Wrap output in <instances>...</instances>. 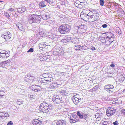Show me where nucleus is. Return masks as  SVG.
<instances>
[{
	"label": "nucleus",
	"mask_w": 125,
	"mask_h": 125,
	"mask_svg": "<svg viewBox=\"0 0 125 125\" xmlns=\"http://www.w3.org/2000/svg\"><path fill=\"white\" fill-rule=\"evenodd\" d=\"M99 1L100 5L102 6H103L104 5V0H100Z\"/></svg>",
	"instance_id": "nucleus-45"
},
{
	"label": "nucleus",
	"mask_w": 125,
	"mask_h": 125,
	"mask_svg": "<svg viewBox=\"0 0 125 125\" xmlns=\"http://www.w3.org/2000/svg\"><path fill=\"white\" fill-rule=\"evenodd\" d=\"M66 122L65 121L62 120H58L56 124V125H66Z\"/></svg>",
	"instance_id": "nucleus-11"
},
{
	"label": "nucleus",
	"mask_w": 125,
	"mask_h": 125,
	"mask_svg": "<svg viewBox=\"0 0 125 125\" xmlns=\"http://www.w3.org/2000/svg\"><path fill=\"white\" fill-rule=\"evenodd\" d=\"M113 124L114 125H118L119 124L118 123V122L117 121H115L113 122Z\"/></svg>",
	"instance_id": "nucleus-55"
},
{
	"label": "nucleus",
	"mask_w": 125,
	"mask_h": 125,
	"mask_svg": "<svg viewBox=\"0 0 125 125\" xmlns=\"http://www.w3.org/2000/svg\"><path fill=\"white\" fill-rule=\"evenodd\" d=\"M71 29V27L68 24L61 25L58 29L59 31L61 34H66L69 32Z\"/></svg>",
	"instance_id": "nucleus-3"
},
{
	"label": "nucleus",
	"mask_w": 125,
	"mask_h": 125,
	"mask_svg": "<svg viewBox=\"0 0 125 125\" xmlns=\"http://www.w3.org/2000/svg\"><path fill=\"white\" fill-rule=\"evenodd\" d=\"M44 20H46L50 18L49 14L47 13H45L41 15V18Z\"/></svg>",
	"instance_id": "nucleus-13"
},
{
	"label": "nucleus",
	"mask_w": 125,
	"mask_h": 125,
	"mask_svg": "<svg viewBox=\"0 0 125 125\" xmlns=\"http://www.w3.org/2000/svg\"><path fill=\"white\" fill-rule=\"evenodd\" d=\"M29 98L31 100H32L36 99V95L34 94L30 93L28 94Z\"/></svg>",
	"instance_id": "nucleus-14"
},
{
	"label": "nucleus",
	"mask_w": 125,
	"mask_h": 125,
	"mask_svg": "<svg viewBox=\"0 0 125 125\" xmlns=\"http://www.w3.org/2000/svg\"><path fill=\"white\" fill-rule=\"evenodd\" d=\"M105 44L107 45H110L111 44V42H110L109 40H106L104 42Z\"/></svg>",
	"instance_id": "nucleus-41"
},
{
	"label": "nucleus",
	"mask_w": 125,
	"mask_h": 125,
	"mask_svg": "<svg viewBox=\"0 0 125 125\" xmlns=\"http://www.w3.org/2000/svg\"><path fill=\"white\" fill-rule=\"evenodd\" d=\"M33 89H31L32 90L35 92L42 93V89L39 85H35V86L33 85Z\"/></svg>",
	"instance_id": "nucleus-7"
},
{
	"label": "nucleus",
	"mask_w": 125,
	"mask_h": 125,
	"mask_svg": "<svg viewBox=\"0 0 125 125\" xmlns=\"http://www.w3.org/2000/svg\"><path fill=\"white\" fill-rule=\"evenodd\" d=\"M47 82L44 79V80L40 81V83L42 84H44V83H47Z\"/></svg>",
	"instance_id": "nucleus-42"
},
{
	"label": "nucleus",
	"mask_w": 125,
	"mask_h": 125,
	"mask_svg": "<svg viewBox=\"0 0 125 125\" xmlns=\"http://www.w3.org/2000/svg\"><path fill=\"white\" fill-rule=\"evenodd\" d=\"M23 101H22V100L21 99L18 100L16 102V103L19 105L21 104H23Z\"/></svg>",
	"instance_id": "nucleus-36"
},
{
	"label": "nucleus",
	"mask_w": 125,
	"mask_h": 125,
	"mask_svg": "<svg viewBox=\"0 0 125 125\" xmlns=\"http://www.w3.org/2000/svg\"><path fill=\"white\" fill-rule=\"evenodd\" d=\"M53 106L49 103L43 102L41 103L39 107V110L43 113H47L51 112L53 109Z\"/></svg>",
	"instance_id": "nucleus-1"
},
{
	"label": "nucleus",
	"mask_w": 125,
	"mask_h": 125,
	"mask_svg": "<svg viewBox=\"0 0 125 125\" xmlns=\"http://www.w3.org/2000/svg\"><path fill=\"white\" fill-rule=\"evenodd\" d=\"M6 52L5 50H1L0 51V54H6L7 53Z\"/></svg>",
	"instance_id": "nucleus-46"
},
{
	"label": "nucleus",
	"mask_w": 125,
	"mask_h": 125,
	"mask_svg": "<svg viewBox=\"0 0 125 125\" xmlns=\"http://www.w3.org/2000/svg\"><path fill=\"white\" fill-rule=\"evenodd\" d=\"M40 46L42 47V48H45L46 45L44 44V43H42L40 44Z\"/></svg>",
	"instance_id": "nucleus-49"
},
{
	"label": "nucleus",
	"mask_w": 125,
	"mask_h": 125,
	"mask_svg": "<svg viewBox=\"0 0 125 125\" xmlns=\"http://www.w3.org/2000/svg\"><path fill=\"white\" fill-rule=\"evenodd\" d=\"M84 47L80 45H76L74 46V49L76 50H79L81 49H83Z\"/></svg>",
	"instance_id": "nucleus-21"
},
{
	"label": "nucleus",
	"mask_w": 125,
	"mask_h": 125,
	"mask_svg": "<svg viewBox=\"0 0 125 125\" xmlns=\"http://www.w3.org/2000/svg\"><path fill=\"white\" fill-rule=\"evenodd\" d=\"M42 121L37 119H34L32 122V124L33 125H41L42 123Z\"/></svg>",
	"instance_id": "nucleus-10"
},
{
	"label": "nucleus",
	"mask_w": 125,
	"mask_h": 125,
	"mask_svg": "<svg viewBox=\"0 0 125 125\" xmlns=\"http://www.w3.org/2000/svg\"><path fill=\"white\" fill-rule=\"evenodd\" d=\"M99 39L102 42L104 43L105 41L106 40L104 37H100Z\"/></svg>",
	"instance_id": "nucleus-34"
},
{
	"label": "nucleus",
	"mask_w": 125,
	"mask_h": 125,
	"mask_svg": "<svg viewBox=\"0 0 125 125\" xmlns=\"http://www.w3.org/2000/svg\"><path fill=\"white\" fill-rule=\"evenodd\" d=\"M106 39H108L109 38H112V40H113V38L114 37V34L111 32H108L106 34Z\"/></svg>",
	"instance_id": "nucleus-19"
},
{
	"label": "nucleus",
	"mask_w": 125,
	"mask_h": 125,
	"mask_svg": "<svg viewBox=\"0 0 125 125\" xmlns=\"http://www.w3.org/2000/svg\"><path fill=\"white\" fill-rule=\"evenodd\" d=\"M39 34L42 37H43L45 35L43 32L42 31L40 32L39 33Z\"/></svg>",
	"instance_id": "nucleus-48"
},
{
	"label": "nucleus",
	"mask_w": 125,
	"mask_h": 125,
	"mask_svg": "<svg viewBox=\"0 0 125 125\" xmlns=\"http://www.w3.org/2000/svg\"><path fill=\"white\" fill-rule=\"evenodd\" d=\"M57 35L54 34H52L49 36V38L54 41H56L57 39Z\"/></svg>",
	"instance_id": "nucleus-17"
},
{
	"label": "nucleus",
	"mask_w": 125,
	"mask_h": 125,
	"mask_svg": "<svg viewBox=\"0 0 125 125\" xmlns=\"http://www.w3.org/2000/svg\"><path fill=\"white\" fill-rule=\"evenodd\" d=\"M28 80V82L27 83H31V82L33 81L34 80V77L30 75V78H29Z\"/></svg>",
	"instance_id": "nucleus-31"
},
{
	"label": "nucleus",
	"mask_w": 125,
	"mask_h": 125,
	"mask_svg": "<svg viewBox=\"0 0 125 125\" xmlns=\"http://www.w3.org/2000/svg\"><path fill=\"white\" fill-rule=\"evenodd\" d=\"M79 95H76L74 96L72 98V100L73 102L75 104H76L80 102L81 100V98H78Z\"/></svg>",
	"instance_id": "nucleus-8"
},
{
	"label": "nucleus",
	"mask_w": 125,
	"mask_h": 125,
	"mask_svg": "<svg viewBox=\"0 0 125 125\" xmlns=\"http://www.w3.org/2000/svg\"><path fill=\"white\" fill-rule=\"evenodd\" d=\"M92 18H93V15H91L90 16H89V17H88V20L89 22H90V20H91V19H92Z\"/></svg>",
	"instance_id": "nucleus-47"
},
{
	"label": "nucleus",
	"mask_w": 125,
	"mask_h": 125,
	"mask_svg": "<svg viewBox=\"0 0 125 125\" xmlns=\"http://www.w3.org/2000/svg\"><path fill=\"white\" fill-rule=\"evenodd\" d=\"M77 114L79 116L81 114L79 111H78L77 112Z\"/></svg>",
	"instance_id": "nucleus-60"
},
{
	"label": "nucleus",
	"mask_w": 125,
	"mask_h": 125,
	"mask_svg": "<svg viewBox=\"0 0 125 125\" xmlns=\"http://www.w3.org/2000/svg\"><path fill=\"white\" fill-rule=\"evenodd\" d=\"M78 31H80L81 32H84L85 31L83 25L81 24L78 26Z\"/></svg>",
	"instance_id": "nucleus-15"
},
{
	"label": "nucleus",
	"mask_w": 125,
	"mask_h": 125,
	"mask_svg": "<svg viewBox=\"0 0 125 125\" xmlns=\"http://www.w3.org/2000/svg\"><path fill=\"white\" fill-rule=\"evenodd\" d=\"M116 33L119 35L122 33L121 31L119 28H117L116 30Z\"/></svg>",
	"instance_id": "nucleus-35"
},
{
	"label": "nucleus",
	"mask_w": 125,
	"mask_h": 125,
	"mask_svg": "<svg viewBox=\"0 0 125 125\" xmlns=\"http://www.w3.org/2000/svg\"><path fill=\"white\" fill-rule=\"evenodd\" d=\"M108 39L109 40V41H110V42H111V43H112V42H113V41H114V38H113V40H112V38H109V39Z\"/></svg>",
	"instance_id": "nucleus-58"
},
{
	"label": "nucleus",
	"mask_w": 125,
	"mask_h": 125,
	"mask_svg": "<svg viewBox=\"0 0 125 125\" xmlns=\"http://www.w3.org/2000/svg\"><path fill=\"white\" fill-rule=\"evenodd\" d=\"M5 16H6L7 18H9L10 17V15L8 13H6L5 14Z\"/></svg>",
	"instance_id": "nucleus-56"
},
{
	"label": "nucleus",
	"mask_w": 125,
	"mask_h": 125,
	"mask_svg": "<svg viewBox=\"0 0 125 125\" xmlns=\"http://www.w3.org/2000/svg\"><path fill=\"white\" fill-rule=\"evenodd\" d=\"M102 26L103 28H105L106 27H107V26L106 24H105L103 25Z\"/></svg>",
	"instance_id": "nucleus-57"
},
{
	"label": "nucleus",
	"mask_w": 125,
	"mask_h": 125,
	"mask_svg": "<svg viewBox=\"0 0 125 125\" xmlns=\"http://www.w3.org/2000/svg\"><path fill=\"white\" fill-rule=\"evenodd\" d=\"M99 17V14L96 13L95 14L93 15V19H94L95 21L96 20L98 19Z\"/></svg>",
	"instance_id": "nucleus-33"
},
{
	"label": "nucleus",
	"mask_w": 125,
	"mask_h": 125,
	"mask_svg": "<svg viewBox=\"0 0 125 125\" xmlns=\"http://www.w3.org/2000/svg\"><path fill=\"white\" fill-rule=\"evenodd\" d=\"M25 10V8L24 7H22L20 8H18L17 9V11L19 13H23Z\"/></svg>",
	"instance_id": "nucleus-24"
},
{
	"label": "nucleus",
	"mask_w": 125,
	"mask_h": 125,
	"mask_svg": "<svg viewBox=\"0 0 125 125\" xmlns=\"http://www.w3.org/2000/svg\"><path fill=\"white\" fill-rule=\"evenodd\" d=\"M33 52V49L32 48H30V49L29 50L27 51V52Z\"/></svg>",
	"instance_id": "nucleus-53"
},
{
	"label": "nucleus",
	"mask_w": 125,
	"mask_h": 125,
	"mask_svg": "<svg viewBox=\"0 0 125 125\" xmlns=\"http://www.w3.org/2000/svg\"><path fill=\"white\" fill-rule=\"evenodd\" d=\"M115 110L116 109L112 106L108 107L106 111V115L108 116L113 115L115 113Z\"/></svg>",
	"instance_id": "nucleus-4"
},
{
	"label": "nucleus",
	"mask_w": 125,
	"mask_h": 125,
	"mask_svg": "<svg viewBox=\"0 0 125 125\" xmlns=\"http://www.w3.org/2000/svg\"><path fill=\"white\" fill-rule=\"evenodd\" d=\"M53 78L52 77L48 76L44 78V79L47 82H51L53 80Z\"/></svg>",
	"instance_id": "nucleus-27"
},
{
	"label": "nucleus",
	"mask_w": 125,
	"mask_h": 125,
	"mask_svg": "<svg viewBox=\"0 0 125 125\" xmlns=\"http://www.w3.org/2000/svg\"><path fill=\"white\" fill-rule=\"evenodd\" d=\"M30 74H27V75H26L25 77L24 78V80L25 82L27 83L28 82L27 80H28V79H29V78H30Z\"/></svg>",
	"instance_id": "nucleus-32"
},
{
	"label": "nucleus",
	"mask_w": 125,
	"mask_h": 125,
	"mask_svg": "<svg viewBox=\"0 0 125 125\" xmlns=\"http://www.w3.org/2000/svg\"><path fill=\"white\" fill-rule=\"evenodd\" d=\"M40 56L39 57L40 60L41 61H44L47 60L48 58V56H44L42 53L40 54Z\"/></svg>",
	"instance_id": "nucleus-20"
},
{
	"label": "nucleus",
	"mask_w": 125,
	"mask_h": 125,
	"mask_svg": "<svg viewBox=\"0 0 125 125\" xmlns=\"http://www.w3.org/2000/svg\"><path fill=\"white\" fill-rule=\"evenodd\" d=\"M99 86L98 85H97L95 86L94 89H94L93 90L94 91H96L97 90L98 88H99Z\"/></svg>",
	"instance_id": "nucleus-50"
},
{
	"label": "nucleus",
	"mask_w": 125,
	"mask_h": 125,
	"mask_svg": "<svg viewBox=\"0 0 125 125\" xmlns=\"http://www.w3.org/2000/svg\"><path fill=\"white\" fill-rule=\"evenodd\" d=\"M113 74V73H107L106 74V76L107 77H108V78L109 77H111L112 76Z\"/></svg>",
	"instance_id": "nucleus-39"
},
{
	"label": "nucleus",
	"mask_w": 125,
	"mask_h": 125,
	"mask_svg": "<svg viewBox=\"0 0 125 125\" xmlns=\"http://www.w3.org/2000/svg\"><path fill=\"white\" fill-rule=\"evenodd\" d=\"M10 62V60H8L6 61L0 62V65L3 67H7L8 66L9 63Z\"/></svg>",
	"instance_id": "nucleus-9"
},
{
	"label": "nucleus",
	"mask_w": 125,
	"mask_h": 125,
	"mask_svg": "<svg viewBox=\"0 0 125 125\" xmlns=\"http://www.w3.org/2000/svg\"><path fill=\"white\" fill-rule=\"evenodd\" d=\"M83 116L81 114L80 116H79V117L81 119H83Z\"/></svg>",
	"instance_id": "nucleus-61"
},
{
	"label": "nucleus",
	"mask_w": 125,
	"mask_h": 125,
	"mask_svg": "<svg viewBox=\"0 0 125 125\" xmlns=\"http://www.w3.org/2000/svg\"><path fill=\"white\" fill-rule=\"evenodd\" d=\"M2 113H0V115H2L1 116V119H6L7 117H6L5 116H3V115H2Z\"/></svg>",
	"instance_id": "nucleus-52"
},
{
	"label": "nucleus",
	"mask_w": 125,
	"mask_h": 125,
	"mask_svg": "<svg viewBox=\"0 0 125 125\" xmlns=\"http://www.w3.org/2000/svg\"><path fill=\"white\" fill-rule=\"evenodd\" d=\"M104 89L107 91L108 92L110 93H111L113 91V90H112L111 89H106V88H105V86L104 88Z\"/></svg>",
	"instance_id": "nucleus-40"
},
{
	"label": "nucleus",
	"mask_w": 125,
	"mask_h": 125,
	"mask_svg": "<svg viewBox=\"0 0 125 125\" xmlns=\"http://www.w3.org/2000/svg\"><path fill=\"white\" fill-rule=\"evenodd\" d=\"M9 53L8 52L6 54H0V58L2 59H6L9 56Z\"/></svg>",
	"instance_id": "nucleus-12"
},
{
	"label": "nucleus",
	"mask_w": 125,
	"mask_h": 125,
	"mask_svg": "<svg viewBox=\"0 0 125 125\" xmlns=\"http://www.w3.org/2000/svg\"><path fill=\"white\" fill-rule=\"evenodd\" d=\"M106 89H110L112 90H113V89L114 88V87L111 84H108L106 85L105 86Z\"/></svg>",
	"instance_id": "nucleus-26"
},
{
	"label": "nucleus",
	"mask_w": 125,
	"mask_h": 125,
	"mask_svg": "<svg viewBox=\"0 0 125 125\" xmlns=\"http://www.w3.org/2000/svg\"><path fill=\"white\" fill-rule=\"evenodd\" d=\"M71 121L70 122L71 123H74L79 121L78 117L76 115H73L72 114L69 117Z\"/></svg>",
	"instance_id": "nucleus-5"
},
{
	"label": "nucleus",
	"mask_w": 125,
	"mask_h": 125,
	"mask_svg": "<svg viewBox=\"0 0 125 125\" xmlns=\"http://www.w3.org/2000/svg\"><path fill=\"white\" fill-rule=\"evenodd\" d=\"M9 10L10 11H13L14 10V9H13L11 8H10V9Z\"/></svg>",
	"instance_id": "nucleus-63"
},
{
	"label": "nucleus",
	"mask_w": 125,
	"mask_h": 125,
	"mask_svg": "<svg viewBox=\"0 0 125 125\" xmlns=\"http://www.w3.org/2000/svg\"><path fill=\"white\" fill-rule=\"evenodd\" d=\"M11 36V33L8 31L2 35L1 37L3 38L6 41H7L10 39Z\"/></svg>",
	"instance_id": "nucleus-6"
},
{
	"label": "nucleus",
	"mask_w": 125,
	"mask_h": 125,
	"mask_svg": "<svg viewBox=\"0 0 125 125\" xmlns=\"http://www.w3.org/2000/svg\"><path fill=\"white\" fill-rule=\"evenodd\" d=\"M70 37V36H67V38H66V39L67 40V41L68 42H71L72 41V40L73 39V37Z\"/></svg>",
	"instance_id": "nucleus-30"
},
{
	"label": "nucleus",
	"mask_w": 125,
	"mask_h": 125,
	"mask_svg": "<svg viewBox=\"0 0 125 125\" xmlns=\"http://www.w3.org/2000/svg\"><path fill=\"white\" fill-rule=\"evenodd\" d=\"M60 92V94L63 96H65L68 94V91L66 90H62Z\"/></svg>",
	"instance_id": "nucleus-18"
},
{
	"label": "nucleus",
	"mask_w": 125,
	"mask_h": 125,
	"mask_svg": "<svg viewBox=\"0 0 125 125\" xmlns=\"http://www.w3.org/2000/svg\"><path fill=\"white\" fill-rule=\"evenodd\" d=\"M95 19H93V18H92L91 19V20H90V22H93V21H95Z\"/></svg>",
	"instance_id": "nucleus-59"
},
{
	"label": "nucleus",
	"mask_w": 125,
	"mask_h": 125,
	"mask_svg": "<svg viewBox=\"0 0 125 125\" xmlns=\"http://www.w3.org/2000/svg\"><path fill=\"white\" fill-rule=\"evenodd\" d=\"M39 5L40 7L41 8L45 7L46 6L44 1H41L39 3Z\"/></svg>",
	"instance_id": "nucleus-28"
},
{
	"label": "nucleus",
	"mask_w": 125,
	"mask_h": 125,
	"mask_svg": "<svg viewBox=\"0 0 125 125\" xmlns=\"http://www.w3.org/2000/svg\"><path fill=\"white\" fill-rule=\"evenodd\" d=\"M118 80L120 82L122 83L125 80V78L123 75H120L118 77Z\"/></svg>",
	"instance_id": "nucleus-23"
},
{
	"label": "nucleus",
	"mask_w": 125,
	"mask_h": 125,
	"mask_svg": "<svg viewBox=\"0 0 125 125\" xmlns=\"http://www.w3.org/2000/svg\"><path fill=\"white\" fill-rule=\"evenodd\" d=\"M20 94L22 95H24L25 94L24 90L21 89L20 92Z\"/></svg>",
	"instance_id": "nucleus-43"
},
{
	"label": "nucleus",
	"mask_w": 125,
	"mask_h": 125,
	"mask_svg": "<svg viewBox=\"0 0 125 125\" xmlns=\"http://www.w3.org/2000/svg\"><path fill=\"white\" fill-rule=\"evenodd\" d=\"M62 100L61 98H59V99H56L55 100V103H59L61 102V101Z\"/></svg>",
	"instance_id": "nucleus-37"
},
{
	"label": "nucleus",
	"mask_w": 125,
	"mask_h": 125,
	"mask_svg": "<svg viewBox=\"0 0 125 125\" xmlns=\"http://www.w3.org/2000/svg\"><path fill=\"white\" fill-rule=\"evenodd\" d=\"M58 86H57V84H55V83H52L51 84L49 85V87L51 89H53L57 88L58 87Z\"/></svg>",
	"instance_id": "nucleus-22"
},
{
	"label": "nucleus",
	"mask_w": 125,
	"mask_h": 125,
	"mask_svg": "<svg viewBox=\"0 0 125 125\" xmlns=\"http://www.w3.org/2000/svg\"><path fill=\"white\" fill-rule=\"evenodd\" d=\"M72 42L75 44H77L79 42V39L76 37H74Z\"/></svg>",
	"instance_id": "nucleus-25"
},
{
	"label": "nucleus",
	"mask_w": 125,
	"mask_h": 125,
	"mask_svg": "<svg viewBox=\"0 0 125 125\" xmlns=\"http://www.w3.org/2000/svg\"><path fill=\"white\" fill-rule=\"evenodd\" d=\"M41 21V15L34 14L31 15L29 18V22L30 23L35 22L39 23Z\"/></svg>",
	"instance_id": "nucleus-2"
},
{
	"label": "nucleus",
	"mask_w": 125,
	"mask_h": 125,
	"mask_svg": "<svg viewBox=\"0 0 125 125\" xmlns=\"http://www.w3.org/2000/svg\"><path fill=\"white\" fill-rule=\"evenodd\" d=\"M91 49L92 50H93V51L94 50H95V48L94 47H92Z\"/></svg>",
	"instance_id": "nucleus-64"
},
{
	"label": "nucleus",
	"mask_w": 125,
	"mask_h": 125,
	"mask_svg": "<svg viewBox=\"0 0 125 125\" xmlns=\"http://www.w3.org/2000/svg\"><path fill=\"white\" fill-rule=\"evenodd\" d=\"M66 38H67V37H64V39L62 40V42L64 43H66L68 41L67 40Z\"/></svg>",
	"instance_id": "nucleus-44"
},
{
	"label": "nucleus",
	"mask_w": 125,
	"mask_h": 125,
	"mask_svg": "<svg viewBox=\"0 0 125 125\" xmlns=\"http://www.w3.org/2000/svg\"><path fill=\"white\" fill-rule=\"evenodd\" d=\"M122 112L123 114L124 115H125V109H124L122 111Z\"/></svg>",
	"instance_id": "nucleus-62"
},
{
	"label": "nucleus",
	"mask_w": 125,
	"mask_h": 125,
	"mask_svg": "<svg viewBox=\"0 0 125 125\" xmlns=\"http://www.w3.org/2000/svg\"><path fill=\"white\" fill-rule=\"evenodd\" d=\"M103 125H112L110 121H105L103 122Z\"/></svg>",
	"instance_id": "nucleus-29"
},
{
	"label": "nucleus",
	"mask_w": 125,
	"mask_h": 125,
	"mask_svg": "<svg viewBox=\"0 0 125 125\" xmlns=\"http://www.w3.org/2000/svg\"><path fill=\"white\" fill-rule=\"evenodd\" d=\"M1 113H2V115H3V116H5L6 117H9V115L8 114V113H5L3 112H2Z\"/></svg>",
	"instance_id": "nucleus-51"
},
{
	"label": "nucleus",
	"mask_w": 125,
	"mask_h": 125,
	"mask_svg": "<svg viewBox=\"0 0 125 125\" xmlns=\"http://www.w3.org/2000/svg\"><path fill=\"white\" fill-rule=\"evenodd\" d=\"M13 124L12 122L11 121H10L8 122L7 125H12Z\"/></svg>",
	"instance_id": "nucleus-54"
},
{
	"label": "nucleus",
	"mask_w": 125,
	"mask_h": 125,
	"mask_svg": "<svg viewBox=\"0 0 125 125\" xmlns=\"http://www.w3.org/2000/svg\"><path fill=\"white\" fill-rule=\"evenodd\" d=\"M4 95V91L0 90V97L2 98V97Z\"/></svg>",
	"instance_id": "nucleus-38"
},
{
	"label": "nucleus",
	"mask_w": 125,
	"mask_h": 125,
	"mask_svg": "<svg viewBox=\"0 0 125 125\" xmlns=\"http://www.w3.org/2000/svg\"><path fill=\"white\" fill-rule=\"evenodd\" d=\"M16 26L19 30L22 31H24V27L22 24L21 23L17 24H16Z\"/></svg>",
	"instance_id": "nucleus-16"
}]
</instances>
